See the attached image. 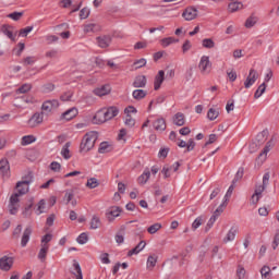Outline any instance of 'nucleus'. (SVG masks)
I'll return each mask as SVG.
<instances>
[{"label": "nucleus", "instance_id": "864d4df0", "mask_svg": "<svg viewBox=\"0 0 279 279\" xmlns=\"http://www.w3.org/2000/svg\"><path fill=\"white\" fill-rule=\"evenodd\" d=\"M33 206H34V199H32V201H31V204L27 205V206L23 209L22 214L24 215V217H32V208H33Z\"/></svg>", "mask_w": 279, "mask_h": 279}, {"label": "nucleus", "instance_id": "c9c22d12", "mask_svg": "<svg viewBox=\"0 0 279 279\" xmlns=\"http://www.w3.org/2000/svg\"><path fill=\"white\" fill-rule=\"evenodd\" d=\"M73 270L72 274L75 275L76 279H84L83 275H82V267L80 266V263H77V260L73 262Z\"/></svg>", "mask_w": 279, "mask_h": 279}, {"label": "nucleus", "instance_id": "5701e85b", "mask_svg": "<svg viewBox=\"0 0 279 279\" xmlns=\"http://www.w3.org/2000/svg\"><path fill=\"white\" fill-rule=\"evenodd\" d=\"M172 122L174 125H178L179 128H182L184 123H186V117L182 112H178L173 116Z\"/></svg>", "mask_w": 279, "mask_h": 279}, {"label": "nucleus", "instance_id": "09e8293b", "mask_svg": "<svg viewBox=\"0 0 279 279\" xmlns=\"http://www.w3.org/2000/svg\"><path fill=\"white\" fill-rule=\"evenodd\" d=\"M223 213V207L220 205L214 213V215L210 217L209 221L211 223H215V221H217V219L219 218V216Z\"/></svg>", "mask_w": 279, "mask_h": 279}, {"label": "nucleus", "instance_id": "b1692460", "mask_svg": "<svg viewBox=\"0 0 279 279\" xmlns=\"http://www.w3.org/2000/svg\"><path fill=\"white\" fill-rule=\"evenodd\" d=\"M110 90H112L110 85H104L94 89V94H96L97 97H106V95H110Z\"/></svg>", "mask_w": 279, "mask_h": 279}, {"label": "nucleus", "instance_id": "a19ab883", "mask_svg": "<svg viewBox=\"0 0 279 279\" xmlns=\"http://www.w3.org/2000/svg\"><path fill=\"white\" fill-rule=\"evenodd\" d=\"M85 34H94V32H99V25L97 24H86L84 26Z\"/></svg>", "mask_w": 279, "mask_h": 279}, {"label": "nucleus", "instance_id": "2eb2a0df", "mask_svg": "<svg viewBox=\"0 0 279 279\" xmlns=\"http://www.w3.org/2000/svg\"><path fill=\"white\" fill-rule=\"evenodd\" d=\"M43 121H45V113H43V111L41 112H36L28 120V125L31 128H36L37 125H40V123H43Z\"/></svg>", "mask_w": 279, "mask_h": 279}, {"label": "nucleus", "instance_id": "e2e57ef3", "mask_svg": "<svg viewBox=\"0 0 279 279\" xmlns=\"http://www.w3.org/2000/svg\"><path fill=\"white\" fill-rule=\"evenodd\" d=\"M245 268L243 266H239L236 269V278L238 279H245Z\"/></svg>", "mask_w": 279, "mask_h": 279}, {"label": "nucleus", "instance_id": "e433bc0d", "mask_svg": "<svg viewBox=\"0 0 279 279\" xmlns=\"http://www.w3.org/2000/svg\"><path fill=\"white\" fill-rule=\"evenodd\" d=\"M109 151H112V145L108 142H101L98 148L99 154H108Z\"/></svg>", "mask_w": 279, "mask_h": 279}, {"label": "nucleus", "instance_id": "9b49d317", "mask_svg": "<svg viewBox=\"0 0 279 279\" xmlns=\"http://www.w3.org/2000/svg\"><path fill=\"white\" fill-rule=\"evenodd\" d=\"M106 121H108V118L106 116V109L101 108L93 117V123L95 125H101V123H106Z\"/></svg>", "mask_w": 279, "mask_h": 279}, {"label": "nucleus", "instance_id": "7c9ffc66", "mask_svg": "<svg viewBox=\"0 0 279 279\" xmlns=\"http://www.w3.org/2000/svg\"><path fill=\"white\" fill-rule=\"evenodd\" d=\"M151 178V171L149 169L144 170V172L138 177V184H147V181Z\"/></svg>", "mask_w": 279, "mask_h": 279}, {"label": "nucleus", "instance_id": "680f3d73", "mask_svg": "<svg viewBox=\"0 0 279 279\" xmlns=\"http://www.w3.org/2000/svg\"><path fill=\"white\" fill-rule=\"evenodd\" d=\"M110 255L108 253H102L99 256L100 263H102V265H110Z\"/></svg>", "mask_w": 279, "mask_h": 279}, {"label": "nucleus", "instance_id": "de8ad7c7", "mask_svg": "<svg viewBox=\"0 0 279 279\" xmlns=\"http://www.w3.org/2000/svg\"><path fill=\"white\" fill-rule=\"evenodd\" d=\"M34 32V26H26L25 28L20 29L19 36L22 38H27V35Z\"/></svg>", "mask_w": 279, "mask_h": 279}, {"label": "nucleus", "instance_id": "a18cd8bd", "mask_svg": "<svg viewBox=\"0 0 279 279\" xmlns=\"http://www.w3.org/2000/svg\"><path fill=\"white\" fill-rule=\"evenodd\" d=\"M202 45L205 49H215V40H213L211 38L203 39Z\"/></svg>", "mask_w": 279, "mask_h": 279}, {"label": "nucleus", "instance_id": "6e6552de", "mask_svg": "<svg viewBox=\"0 0 279 279\" xmlns=\"http://www.w3.org/2000/svg\"><path fill=\"white\" fill-rule=\"evenodd\" d=\"M105 217L109 223H112L117 217H121V208L117 206L109 207L106 210Z\"/></svg>", "mask_w": 279, "mask_h": 279}, {"label": "nucleus", "instance_id": "0e129e2a", "mask_svg": "<svg viewBox=\"0 0 279 279\" xmlns=\"http://www.w3.org/2000/svg\"><path fill=\"white\" fill-rule=\"evenodd\" d=\"M278 245H279V229L276 231V233L274 235V240H272V244H271L272 250H277Z\"/></svg>", "mask_w": 279, "mask_h": 279}, {"label": "nucleus", "instance_id": "f257e3e1", "mask_svg": "<svg viewBox=\"0 0 279 279\" xmlns=\"http://www.w3.org/2000/svg\"><path fill=\"white\" fill-rule=\"evenodd\" d=\"M97 132L95 131H90L87 132L81 142L80 145V153L81 154H88V151H90L93 149V147H95V143H97Z\"/></svg>", "mask_w": 279, "mask_h": 279}, {"label": "nucleus", "instance_id": "8fccbe9b", "mask_svg": "<svg viewBox=\"0 0 279 279\" xmlns=\"http://www.w3.org/2000/svg\"><path fill=\"white\" fill-rule=\"evenodd\" d=\"M260 275L263 279H269L271 277V268H269V266H264L260 269Z\"/></svg>", "mask_w": 279, "mask_h": 279}, {"label": "nucleus", "instance_id": "5fc2aeb1", "mask_svg": "<svg viewBox=\"0 0 279 279\" xmlns=\"http://www.w3.org/2000/svg\"><path fill=\"white\" fill-rule=\"evenodd\" d=\"M50 169L54 173H60V171H62V165H60V162H58V161H52L50 163Z\"/></svg>", "mask_w": 279, "mask_h": 279}, {"label": "nucleus", "instance_id": "412c9836", "mask_svg": "<svg viewBox=\"0 0 279 279\" xmlns=\"http://www.w3.org/2000/svg\"><path fill=\"white\" fill-rule=\"evenodd\" d=\"M165 82V72L160 70L155 76L154 90H160L162 83Z\"/></svg>", "mask_w": 279, "mask_h": 279}, {"label": "nucleus", "instance_id": "774afa93", "mask_svg": "<svg viewBox=\"0 0 279 279\" xmlns=\"http://www.w3.org/2000/svg\"><path fill=\"white\" fill-rule=\"evenodd\" d=\"M161 173L163 174V178H171V173H173V171H171V168L169 166H163Z\"/></svg>", "mask_w": 279, "mask_h": 279}, {"label": "nucleus", "instance_id": "6e6d98bb", "mask_svg": "<svg viewBox=\"0 0 279 279\" xmlns=\"http://www.w3.org/2000/svg\"><path fill=\"white\" fill-rule=\"evenodd\" d=\"M256 23H258V17L256 16H251L246 20L245 22V27L250 28V27H254V25H256Z\"/></svg>", "mask_w": 279, "mask_h": 279}, {"label": "nucleus", "instance_id": "37998d69", "mask_svg": "<svg viewBox=\"0 0 279 279\" xmlns=\"http://www.w3.org/2000/svg\"><path fill=\"white\" fill-rule=\"evenodd\" d=\"M51 239H53V235L48 233L41 238V247H49V243H51Z\"/></svg>", "mask_w": 279, "mask_h": 279}, {"label": "nucleus", "instance_id": "6ab92c4d", "mask_svg": "<svg viewBox=\"0 0 279 279\" xmlns=\"http://www.w3.org/2000/svg\"><path fill=\"white\" fill-rule=\"evenodd\" d=\"M0 173L3 178H10V162L8 159L0 160Z\"/></svg>", "mask_w": 279, "mask_h": 279}, {"label": "nucleus", "instance_id": "1a4fd4ad", "mask_svg": "<svg viewBox=\"0 0 279 279\" xmlns=\"http://www.w3.org/2000/svg\"><path fill=\"white\" fill-rule=\"evenodd\" d=\"M274 145H275L274 140H270L269 142H267L266 146L264 147L263 151L259 154L257 158V162L259 165H263V162L267 160V154H269V151L274 149Z\"/></svg>", "mask_w": 279, "mask_h": 279}, {"label": "nucleus", "instance_id": "ddd939ff", "mask_svg": "<svg viewBox=\"0 0 279 279\" xmlns=\"http://www.w3.org/2000/svg\"><path fill=\"white\" fill-rule=\"evenodd\" d=\"M256 80H258V72H256V70H254V69H251L248 76L246 77V80L244 82L245 88H252V86H254V84H256Z\"/></svg>", "mask_w": 279, "mask_h": 279}, {"label": "nucleus", "instance_id": "a211bd4d", "mask_svg": "<svg viewBox=\"0 0 279 279\" xmlns=\"http://www.w3.org/2000/svg\"><path fill=\"white\" fill-rule=\"evenodd\" d=\"M236 234H239V227H231L222 240L223 243H231V241L236 239Z\"/></svg>", "mask_w": 279, "mask_h": 279}, {"label": "nucleus", "instance_id": "c85d7f7f", "mask_svg": "<svg viewBox=\"0 0 279 279\" xmlns=\"http://www.w3.org/2000/svg\"><path fill=\"white\" fill-rule=\"evenodd\" d=\"M239 10H243V3L236 0H233L228 5V12L234 13L239 12Z\"/></svg>", "mask_w": 279, "mask_h": 279}, {"label": "nucleus", "instance_id": "603ef678", "mask_svg": "<svg viewBox=\"0 0 279 279\" xmlns=\"http://www.w3.org/2000/svg\"><path fill=\"white\" fill-rule=\"evenodd\" d=\"M76 241L80 245H86V243H88V234L87 233H81L77 236Z\"/></svg>", "mask_w": 279, "mask_h": 279}, {"label": "nucleus", "instance_id": "69168bd1", "mask_svg": "<svg viewBox=\"0 0 279 279\" xmlns=\"http://www.w3.org/2000/svg\"><path fill=\"white\" fill-rule=\"evenodd\" d=\"M192 47H193V44H191V40H185L182 45V52L187 53V51H191Z\"/></svg>", "mask_w": 279, "mask_h": 279}, {"label": "nucleus", "instance_id": "13d9d810", "mask_svg": "<svg viewBox=\"0 0 279 279\" xmlns=\"http://www.w3.org/2000/svg\"><path fill=\"white\" fill-rule=\"evenodd\" d=\"M43 93H53L56 90V85L47 83L41 87Z\"/></svg>", "mask_w": 279, "mask_h": 279}, {"label": "nucleus", "instance_id": "3c124183", "mask_svg": "<svg viewBox=\"0 0 279 279\" xmlns=\"http://www.w3.org/2000/svg\"><path fill=\"white\" fill-rule=\"evenodd\" d=\"M86 186L87 189H97V186H99V180L90 178L87 180Z\"/></svg>", "mask_w": 279, "mask_h": 279}, {"label": "nucleus", "instance_id": "7ed1b4c3", "mask_svg": "<svg viewBox=\"0 0 279 279\" xmlns=\"http://www.w3.org/2000/svg\"><path fill=\"white\" fill-rule=\"evenodd\" d=\"M33 179L32 175L28 174L27 177L23 178L22 181L16 183V192L14 195H19V197H23V195H27L29 193V184H32Z\"/></svg>", "mask_w": 279, "mask_h": 279}, {"label": "nucleus", "instance_id": "dca6fc26", "mask_svg": "<svg viewBox=\"0 0 279 279\" xmlns=\"http://www.w3.org/2000/svg\"><path fill=\"white\" fill-rule=\"evenodd\" d=\"M33 232H34V228L32 226H28L24 229L22 239H21L22 247H27V244L29 243V239Z\"/></svg>", "mask_w": 279, "mask_h": 279}, {"label": "nucleus", "instance_id": "2f4dec72", "mask_svg": "<svg viewBox=\"0 0 279 279\" xmlns=\"http://www.w3.org/2000/svg\"><path fill=\"white\" fill-rule=\"evenodd\" d=\"M47 210V202L45 199H40L35 206L36 215H43Z\"/></svg>", "mask_w": 279, "mask_h": 279}, {"label": "nucleus", "instance_id": "58836bf2", "mask_svg": "<svg viewBox=\"0 0 279 279\" xmlns=\"http://www.w3.org/2000/svg\"><path fill=\"white\" fill-rule=\"evenodd\" d=\"M156 263H158V256L156 255L148 256L146 262L147 269H154L156 267Z\"/></svg>", "mask_w": 279, "mask_h": 279}, {"label": "nucleus", "instance_id": "f704fd0d", "mask_svg": "<svg viewBox=\"0 0 279 279\" xmlns=\"http://www.w3.org/2000/svg\"><path fill=\"white\" fill-rule=\"evenodd\" d=\"M47 254H49V246H40L37 255L40 263H45V260H47Z\"/></svg>", "mask_w": 279, "mask_h": 279}, {"label": "nucleus", "instance_id": "4d7b16f0", "mask_svg": "<svg viewBox=\"0 0 279 279\" xmlns=\"http://www.w3.org/2000/svg\"><path fill=\"white\" fill-rule=\"evenodd\" d=\"M8 19H11L12 21H21L23 17V12H13L7 15Z\"/></svg>", "mask_w": 279, "mask_h": 279}, {"label": "nucleus", "instance_id": "20e7f679", "mask_svg": "<svg viewBox=\"0 0 279 279\" xmlns=\"http://www.w3.org/2000/svg\"><path fill=\"white\" fill-rule=\"evenodd\" d=\"M136 112L137 110L134 108V106H129L124 109V125H126V128H134V125H136V119H134V117H136Z\"/></svg>", "mask_w": 279, "mask_h": 279}, {"label": "nucleus", "instance_id": "aec40b11", "mask_svg": "<svg viewBox=\"0 0 279 279\" xmlns=\"http://www.w3.org/2000/svg\"><path fill=\"white\" fill-rule=\"evenodd\" d=\"M156 132H165L167 130V121L163 118H158L153 122Z\"/></svg>", "mask_w": 279, "mask_h": 279}, {"label": "nucleus", "instance_id": "052dcab7", "mask_svg": "<svg viewBox=\"0 0 279 279\" xmlns=\"http://www.w3.org/2000/svg\"><path fill=\"white\" fill-rule=\"evenodd\" d=\"M126 138H128V130L121 129L118 134V141H122V143H125Z\"/></svg>", "mask_w": 279, "mask_h": 279}, {"label": "nucleus", "instance_id": "4c0bfd02", "mask_svg": "<svg viewBox=\"0 0 279 279\" xmlns=\"http://www.w3.org/2000/svg\"><path fill=\"white\" fill-rule=\"evenodd\" d=\"M32 143H36V136L34 135H25L21 140V145H23V147L32 145Z\"/></svg>", "mask_w": 279, "mask_h": 279}, {"label": "nucleus", "instance_id": "423d86ee", "mask_svg": "<svg viewBox=\"0 0 279 279\" xmlns=\"http://www.w3.org/2000/svg\"><path fill=\"white\" fill-rule=\"evenodd\" d=\"M21 209V196L12 194L9 199L8 210L10 215H16Z\"/></svg>", "mask_w": 279, "mask_h": 279}, {"label": "nucleus", "instance_id": "a878e982", "mask_svg": "<svg viewBox=\"0 0 279 279\" xmlns=\"http://www.w3.org/2000/svg\"><path fill=\"white\" fill-rule=\"evenodd\" d=\"M89 226H90V230H97L101 228V218L99 217V215L95 214L92 216Z\"/></svg>", "mask_w": 279, "mask_h": 279}, {"label": "nucleus", "instance_id": "79ce46f5", "mask_svg": "<svg viewBox=\"0 0 279 279\" xmlns=\"http://www.w3.org/2000/svg\"><path fill=\"white\" fill-rule=\"evenodd\" d=\"M265 90H267V84L263 83L258 86L257 90L254 94L255 99H259V97H263Z\"/></svg>", "mask_w": 279, "mask_h": 279}, {"label": "nucleus", "instance_id": "0eeeda50", "mask_svg": "<svg viewBox=\"0 0 279 279\" xmlns=\"http://www.w3.org/2000/svg\"><path fill=\"white\" fill-rule=\"evenodd\" d=\"M60 108V101L58 99L46 100L41 105V112L46 116L51 114L52 110H58Z\"/></svg>", "mask_w": 279, "mask_h": 279}, {"label": "nucleus", "instance_id": "4be33fe9", "mask_svg": "<svg viewBox=\"0 0 279 279\" xmlns=\"http://www.w3.org/2000/svg\"><path fill=\"white\" fill-rule=\"evenodd\" d=\"M105 114L107 117V121H110L114 119V117L119 116V108L112 106V107H107L105 108Z\"/></svg>", "mask_w": 279, "mask_h": 279}, {"label": "nucleus", "instance_id": "f3484780", "mask_svg": "<svg viewBox=\"0 0 279 279\" xmlns=\"http://www.w3.org/2000/svg\"><path fill=\"white\" fill-rule=\"evenodd\" d=\"M182 16L185 21H194V19H197V9L193 7L186 8L183 11Z\"/></svg>", "mask_w": 279, "mask_h": 279}, {"label": "nucleus", "instance_id": "bb28decb", "mask_svg": "<svg viewBox=\"0 0 279 279\" xmlns=\"http://www.w3.org/2000/svg\"><path fill=\"white\" fill-rule=\"evenodd\" d=\"M220 112H221V109H219V107L210 108L207 111V119L209 121H216V119L219 118Z\"/></svg>", "mask_w": 279, "mask_h": 279}, {"label": "nucleus", "instance_id": "9d476101", "mask_svg": "<svg viewBox=\"0 0 279 279\" xmlns=\"http://www.w3.org/2000/svg\"><path fill=\"white\" fill-rule=\"evenodd\" d=\"M14 265V257L3 256L0 258V269L2 271H10Z\"/></svg>", "mask_w": 279, "mask_h": 279}, {"label": "nucleus", "instance_id": "bf43d9fd", "mask_svg": "<svg viewBox=\"0 0 279 279\" xmlns=\"http://www.w3.org/2000/svg\"><path fill=\"white\" fill-rule=\"evenodd\" d=\"M204 225V219L202 217L196 218L192 223V230H197L201 226Z\"/></svg>", "mask_w": 279, "mask_h": 279}, {"label": "nucleus", "instance_id": "f8f14e48", "mask_svg": "<svg viewBox=\"0 0 279 279\" xmlns=\"http://www.w3.org/2000/svg\"><path fill=\"white\" fill-rule=\"evenodd\" d=\"M1 32L4 36H8L12 43H16V32H14V27L8 24L1 26Z\"/></svg>", "mask_w": 279, "mask_h": 279}, {"label": "nucleus", "instance_id": "72a5a7b5", "mask_svg": "<svg viewBox=\"0 0 279 279\" xmlns=\"http://www.w3.org/2000/svg\"><path fill=\"white\" fill-rule=\"evenodd\" d=\"M133 99L141 101V99H145L147 97V92L145 89H135L132 93Z\"/></svg>", "mask_w": 279, "mask_h": 279}, {"label": "nucleus", "instance_id": "c03bdc74", "mask_svg": "<svg viewBox=\"0 0 279 279\" xmlns=\"http://www.w3.org/2000/svg\"><path fill=\"white\" fill-rule=\"evenodd\" d=\"M32 90V84H23L20 88L16 89L17 95H25V93H29Z\"/></svg>", "mask_w": 279, "mask_h": 279}, {"label": "nucleus", "instance_id": "ea45409f", "mask_svg": "<svg viewBox=\"0 0 279 279\" xmlns=\"http://www.w3.org/2000/svg\"><path fill=\"white\" fill-rule=\"evenodd\" d=\"M175 43H178V39L173 38V37H166L163 39L160 40V45L163 48H167L171 45H175Z\"/></svg>", "mask_w": 279, "mask_h": 279}, {"label": "nucleus", "instance_id": "49530a36", "mask_svg": "<svg viewBox=\"0 0 279 279\" xmlns=\"http://www.w3.org/2000/svg\"><path fill=\"white\" fill-rule=\"evenodd\" d=\"M161 229H162V225L160 222H157L148 227L147 232L148 234H156V232H158Z\"/></svg>", "mask_w": 279, "mask_h": 279}, {"label": "nucleus", "instance_id": "c756f323", "mask_svg": "<svg viewBox=\"0 0 279 279\" xmlns=\"http://www.w3.org/2000/svg\"><path fill=\"white\" fill-rule=\"evenodd\" d=\"M145 245H147V243L145 241H141L133 250L129 251L128 256L141 254V252L145 250Z\"/></svg>", "mask_w": 279, "mask_h": 279}, {"label": "nucleus", "instance_id": "473e14b6", "mask_svg": "<svg viewBox=\"0 0 279 279\" xmlns=\"http://www.w3.org/2000/svg\"><path fill=\"white\" fill-rule=\"evenodd\" d=\"M71 147V142H68L63 145L61 149V156L64 158V160L71 159V150L69 149Z\"/></svg>", "mask_w": 279, "mask_h": 279}, {"label": "nucleus", "instance_id": "39448f33", "mask_svg": "<svg viewBox=\"0 0 279 279\" xmlns=\"http://www.w3.org/2000/svg\"><path fill=\"white\" fill-rule=\"evenodd\" d=\"M198 71L202 75H209L210 71H213V62H210V57L204 54L201 57L198 62Z\"/></svg>", "mask_w": 279, "mask_h": 279}, {"label": "nucleus", "instance_id": "f03ea898", "mask_svg": "<svg viewBox=\"0 0 279 279\" xmlns=\"http://www.w3.org/2000/svg\"><path fill=\"white\" fill-rule=\"evenodd\" d=\"M271 178V175L269 174V172H266L263 177V181L262 184H257L255 186V192L251 197V204H258V202H260V198L263 197V193H265V189H267V186H269V179Z\"/></svg>", "mask_w": 279, "mask_h": 279}, {"label": "nucleus", "instance_id": "cd10ccee", "mask_svg": "<svg viewBox=\"0 0 279 279\" xmlns=\"http://www.w3.org/2000/svg\"><path fill=\"white\" fill-rule=\"evenodd\" d=\"M111 40L110 36H100L97 37V45L101 47V49H106V47L110 46Z\"/></svg>", "mask_w": 279, "mask_h": 279}, {"label": "nucleus", "instance_id": "393cba45", "mask_svg": "<svg viewBox=\"0 0 279 279\" xmlns=\"http://www.w3.org/2000/svg\"><path fill=\"white\" fill-rule=\"evenodd\" d=\"M134 88H145L147 86V77L145 75H138L133 82Z\"/></svg>", "mask_w": 279, "mask_h": 279}, {"label": "nucleus", "instance_id": "338daca9", "mask_svg": "<svg viewBox=\"0 0 279 279\" xmlns=\"http://www.w3.org/2000/svg\"><path fill=\"white\" fill-rule=\"evenodd\" d=\"M227 75L230 82H236V71L234 69L228 70Z\"/></svg>", "mask_w": 279, "mask_h": 279}, {"label": "nucleus", "instance_id": "4468645a", "mask_svg": "<svg viewBox=\"0 0 279 279\" xmlns=\"http://www.w3.org/2000/svg\"><path fill=\"white\" fill-rule=\"evenodd\" d=\"M77 114H80V111L77 110V108L72 107L61 114L60 120L61 121H72V119H75V117H77Z\"/></svg>", "mask_w": 279, "mask_h": 279}]
</instances>
